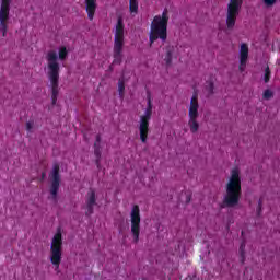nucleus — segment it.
<instances>
[{"mask_svg": "<svg viewBox=\"0 0 280 280\" xmlns=\"http://www.w3.org/2000/svg\"><path fill=\"white\" fill-rule=\"evenodd\" d=\"M242 198V178L240 177V168H233L230 179L225 186V196L221 203V209H231L240 205Z\"/></svg>", "mask_w": 280, "mask_h": 280, "instance_id": "obj_1", "label": "nucleus"}, {"mask_svg": "<svg viewBox=\"0 0 280 280\" xmlns=\"http://www.w3.org/2000/svg\"><path fill=\"white\" fill-rule=\"evenodd\" d=\"M47 75L51 86V104L56 106L58 95H60V63L58 62V52L49 50L46 55Z\"/></svg>", "mask_w": 280, "mask_h": 280, "instance_id": "obj_2", "label": "nucleus"}, {"mask_svg": "<svg viewBox=\"0 0 280 280\" xmlns=\"http://www.w3.org/2000/svg\"><path fill=\"white\" fill-rule=\"evenodd\" d=\"M167 23H170V14L167 9H164L162 14L155 15L151 22L150 45H154L156 40H162V43L167 40Z\"/></svg>", "mask_w": 280, "mask_h": 280, "instance_id": "obj_3", "label": "nucleus"}, {"mask_svg": "<svg viewBox=\"0 0 280 280\" xmlns=\"http://www.w3.org/2000/svg\"><path fill=\"white\" fill-rule=\"evenodd\" d=\"M125 30L126 25L124 24V18L119 16L117 19L114 34L113 65H121L124 60Z\"/></svg>", "mask_w": 280, "mask_h": 280, "instance_id": "obj_4", "label": "nucleus"}, {"mask_svg": "<svg viewBox=\"0 0 280 280\" xmlns=\"http://www.w3.org/2000/svg\"><path fill=\"white\" fill-rule=\"evenodd\" d=\"M147 108L144 114L140 116L139 132L140 141L148 143V135H150V119H152V97L149 95L147 98Z\"/></svg>", "mask_w": 280, "mask_h": 280, "instance_id": "obj_5", "label": "nucleus"}, {"mask_svg": "<svg viewBox=\"0 0 280 280\" xmlns=\"http://www.w3.org/2000/svg\"><path fill=\"white\" fill-rule=\"evenodd\" d=\"M50 262L55 266L56 270L60 268L62 262V231L60 229L57 230L51 241Z\"/></svg>", "mask_w": 280, "mask_h": 280, "instance_id": "obj_6", "label": "nucleus"}, {"mask_svg": "<svg viewBox=\"0 0 280 280\" xmlns=\"http://www.w3.org/2000/svg\"><path fill=\"white\" fill-rule=\"evenodd\" d=\"M243 4H244V0H230V2L228 3V11H226L228 30H233V27H235V23H237V18L240 16V12L242 10Z\"/></svg>", "mask_w": 280, "mask_h": 280, "instance_id": "obj_7", "label": "nucleus"}, {"mask_svg": "<svg viewBox=\"0 0 280 280\" xmlns=\"http://www.w3.org/2000/svg\"><path fill=\"white\" fill-rule=\"evenodd\" d=\"M131 218V233L133 235L135 244L139 243V235H141V209L135 205L130 213Z\"/></svg>", "mask_w": 280, "mask_h": 280, "instance_id": "obj_8", "label": "nucleus"}, {"mask_svg": "<svg viewBox=\"0 0 280 280\" xmlns=\"http://www.w3.org/2000/svg\"><path fill=\"white\" fill-rule=\"evenodd\" d=\"M12 0H1L0 3V32L3 38L8 36V22L10 21V5Z\"/></svg>", "mask_w": 280, "mask_h": 280, "instance_id": "obj_9", "label": "nucleus"}, {"mask_svg": "<svg viewBox=\"0 0 280 280\" xmlns=\"http://www.w3.org/2000/svg\"><path fill=\"white\" fill-rule=\"evenodd\" d=\"M50 178H51L50 195L52 200L56 202V200H58V191L60 189V165L59 164H54Z\"/></svg>", "mask_w": 280, "mask_h": 280, "instance_id": "obj_10", "label": "nucleus"}, {"mask_svg": "<svg viewBox=\"0 0 280 280\" xmlns=\"http://www.w3.org/2000/svg\"><path fill=\"white\" fill-rule=\"evenodd\" d=\"M97 205V197L95 195V190L90 189L86 194L85 198V215L91 218L95 211V206Z\"/></svg>", "mask_w": 280, "mask_h": 280, "instance_id": "obj_11", "label": "nucleus"}, {"mask_svg": "<svg viewBox=\"0 0 280 280\" xmlns=\"http://www.w3.org/2000/svg\"><path fill=\"white\" fill-rule=\"evenodd\" d=\"M94 156L96 158L95 160V165L97 170L102 168V135L97 133L94 142Z\"/></svg>", "mask_w": 280, "mask_h": 280, "instance_id": "obj_12", "label": "nucleus"}, {"mask_svg": "<svg viewBox=\"0 0 280 280\" xmlns=\"http://www.w3.org/2000/svg\"><path fill=\"white\" fill-rule=\"evenodd\" d=\"M246 62H248V44H242L240 49V71L246 69Z\"/></svg>", "mask_w": 280, "mask_h": 280, "instance_id": "obj_13", "label": "nucleus"}, {"mask_svg": "<svg viewBox=\"0 0 280 280\" xmlns=\"http://www.w3.org/2000/svg\"><path fill=\"white\" fill-rule=\"evenodd\" d=\"M85 12L89 21H93L95 12H97V0H85Z\"/></svg>", "mask_w": 280, "mask_h": 280, "instance_id": "obj_14", "label": "nucleus"}, {"mask_svg": "<svg viewBox=\"0 0 280 280\" xmlns=\"http://www.w3.org/2000/svg\"><path fill=\"white\" fill-rule=\"evenodd\" d=\"M199 104H198V93H194L191 101H190V107H189V112H188V116L189 117H198V108H199Z\"/></svg>", "mask_w": 280, "mask_h": 280, "instance_id": "obj_15", "label": "nucleus"}, {"mask_svg": "<svg viewBox=\"0 0 280 280\" xmlns=\"http://www.w3.org/2000/svg\"><path fill=\"white\" fill-rule=\"evenodd\" d=\"M188 126L190 128V132L196 135V131L200 128V124H198V117H189Z\"/></svg>", "mask_w": 280, "mask_h": 280, "instance_id": "obj_16", "label": "nucleus"}, {"mask_svg": "<svg viewBox=\"0 0 280 280\" xmlns=\"http://www.w3.org/2000/svg\"><path fill=\"white\" fill-rule=\"evenodd\" d=\"M129 11L130 14H139V0H129Z\"/></svg>", "mask_w": 280, "mask_h": 280, "instance_id": "obj_17", "label": "nucleus"}, {"mask_svg": "<svg viewBox=\"0 0 280 280\" xmlns=\"http://www.w3.org/2000/svg\"><path fill=\"white\" fill-rule=\"evenodd\" d=\"M238 253L241 255V262L244 264L246 261V241H243L241 243V246L238 248Z\"/></svg>", "mask_w": 280, "mask_h": 280, "instance_id": "obj_18", "label": "nucleus"}, {"mask_svg": "<svg viewBox=\"0 0 280 280\" xmlns=\"http://www.w3.org/2000/svg\"><path fill=\"white\" fill-rule=\"evenodd\" d=\"M125 91H126V83L124 82V80H119L118 81V93H119L120 100H124Z\"/></svg>", "mask_w": 280, "mask_h": 280, "instance_id": "obj_19", "label": "nucleus"}, {"mask_svg": "<svg viewBox=\"0 0 280 280\" xmlns=\"http://www.w3.org/2000/svg\"><path fill=\"white\" fill-rule=\"evenodd\" d=\"M69 55V51H67V47H60L59 48V60H67V56Z\"/></svg>", "mask_w": 280, "mask_h": 280, "instance_id": "obj_20", "label": "nucleus"}, {"mask_svg": "<svg viewBox=\"0 0 280 280\" xmlns=\"http://www.w3.org/2000/svg\"><path fill=\"white\" fill-rule=\"evenodd\" d=\"M270 75H271V72H270V67H266L265 68V75H264V82L266 84H268V82H270Z\"/></svg>", "mask_w": 280, "mask_h": 280, "instance_id": "obj_21", "label": "nucleus"}, {"mask_svg": "<svg viewBox=\"0 0 280 280\" xmlns=\"http://www.w3.org/2000/svg\"><path fill=\"white\" fill-rule=\"evenodd\" d=\"M164 61L166 62V65H172V51L170 49L166 51Z\"/></svg>", "mask_w": 280, "mask_h": 280, "instance_id": "obj_22", "label": "nucleus"}, {"mask_svg": "<svg viewBox=\"0 0 280 280\" xmlns=\"http://www.w3.org/2000/svg\"><path fill=\"white\" fill-rule=\"evenodd\" d=\"M262 207H264V199L260 198L259 201H258L257 210H256V213H257L258 217L261 215V209H262Z\"/></svg>", "mask_w": 280, "mask_h": 280, "instance_id": "obj_23", "label": "nucleus"}, {"mask_svg": "<svg viewBox=\"0 0 280 280\" xmlns=\"http://www.w3.org/2000/svg\"><path fill=\"white\" fill-rule=\"evenodd\" d=\"M262 3L267 8H272L277 3V0H262Z\"/></svg>", "mask_w": 280, "mask_h": 280, "instance_id": "obj_24", "label": "nucleus"}, {"mask_svg": "<svg viewBox=\"0 0 280 280\" xmlns=\"http://www.w3.org/2000/svg\"><path fill=\"white\" fill-rule=\"evenodd\" d=\"M213 89H214L213 82H209L208 85H206V91H208L209 95H213Z\"/></svg>", "mask_w": 280, "mask_h": 280, "instance_id": "obj_25", "label": "nucleus"}, {"mask_svg": "<svg viewBox=\"0 0 280 280\" xmlns=\"http://www.w3.org/2000/svg\"><path fill=\"white\" fill-rule=\"evenodd\" d=\"M272 91L270 90H265L264 94H262V97L264 100H270L272 97Z\"/></svg>", "mask_w": 280, "mask_h": 280, "instance_id": "obj_26", "label": "nucleus"}, {"mask_svg": "<svg viewBox=\"0 0 280 280\" xmlns=\"http://www.w3.org/2000/svg\"><path fill=\"white\" fill-rule=\"evenodd\" d=\"M32 128H34V122H32V121L26 122L27 132H32Z\"/></svg>", "mask_w": 280, "mask_h": 280, "instance_id": "obj_27", "label": "nucleus"}, {"mask_svg": "<svg viewBox=\"0 0 280 280\" xmlns=\"http://www.w3.org/2000/svg\"><path fill=\"white\" fill-rule=\"evenodd\" d=\"M190 200H191V199H190V198H188V199H187V202H190Z\"/></svg>", "mask_w": 280, "mask_h": 280, "instance_id": "obj_28", "label": "nucleus"}]
</instances>
